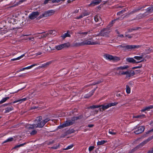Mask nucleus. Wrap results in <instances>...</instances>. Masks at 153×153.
I'll use <instances>...</instances> for the list:
<instances>
[{"label": "nucleus", "instance_id": "1", "mask_svg": "<svg viewBox=\"0 0 153 153\" xmlns=\"http://www.w3.org/2000/svg\"><path fill=\"white\" fill-rule=\"evenodd\" d=\"M97 44L98 43L97 42H91L90 41L86 40L81 43H77L74 42L73 43V46L74 47H78L79 46H83L85 45H93Z\"/></svg>", "mask_w": 153, "mask_h": 153}, {"label": "nucleus", "instance_id": "2", "mask_svg": "<svg viewBox=\"0 0 153 153\" xmlns=\"http://www.w3.org/2000/svg\"><path fill=\"white\" fill-rule=\"evenodd\" d=\"M110 28L107 26L106 28H103L101 30L100 32L97 35L98 36H101L105 37H108L110 31Z\"/></svg>", "mask_w": 153, "mask_h": 153}, {"label": "nucleus", "instance_id": "3", "mask_svg": "<svg viewBox=\"0 0 153 153\" xmlns=\"http://www.w3.org/2000/svg\"><path fill=\"white\" fill-rule=\"evenodd\" d=\"M73 119L71 118V120H69L66 121L65 123L63 124L62 125H60L58 127V128L59 129L62 128L67 126H68L74 124Z\"/></svg>", "mask_w": 153, "mask_h": 153}, {"label": "nucleus", "instance_id": "4", "mask_svg": "<svg viewBox=\"0 0 153 153\" xmlns=\"http://www.w3.org/2000/svg\"><path fill=\"white\" fill-rule=\"evenodd\" d=\"M104 56L106 59H109L110 60L118 61L120 60V57L115 56H114L108 54H105L104 55Z\"/></svg>", "mask_w": 153, "mask_h": 153}, {"label": "nucleus", "instance_id": "5", "mask_svg": "<svg viewBox=\"0 0 153 153\" xmlns=\"http://www.w3.org/2000/svg\"><path fill=\"white\" fill-rule=\"evenodd\" d=\"M12 103H13V102H11L9 103L5 104L2 105L3 106H7V107L4 109L5 110V113H7L13 110L14 108L11 105Z\"/></svg>", "mask_w": 153, "mask_h": 153}, {"label": "nucleus", "instance_id": "6", "mask_svg": "<svg viewBox=\"0 0 153 153\" xmlns=\"http://www.w3.org/2000/svg\"><path fill=\"white\" fill-rule=\"evenodd\" d=\"M118 103L117 102H114L113 103L112 102L108 103L106 105H100L101 107H102L99 108V109L100 111H101V109H102L104 111L105 109H107L110 107L117 105Z\"/></svg>", "mask_w": 153, "mask_h": 153}, {"label": "nucleus", "instance_id": "7", "mask_svg": "<svg viewBox=\"0 0 153 153\" xmlns=\"http://www.w3.org/2000/svg\"><path fill=\"white\" fill-rule=\"evenodd\" d=\"M146 5H144L143 6H140L138 7V8L134 10H132V11L130 12V13H128V14H126V15H125L123 17V18L126 17H127L129 16V15L130 14H132L134 13H135L137 12H138L140 10H142V8H145Z\"/></svg>", "mask_w": 153, "mask_h": 153}, {"label": "nucleus", "instance_id": "8", "mask_svg": "<svg viewBox=\"0 0 153 153\" xmlns=\"http://www.w3.org/2000/svg\"><path fill=\"white\" fill-rule=\"evenodd\" d=\"M70 46L69 42L65 43L56 46L55 48L58 50H60L64 48H68Z\"/></svg>", "mask_w": 153, "mask_h": 153}, {"label": "nucleus", "instance_id": "9", "mask_svg": "<svg viewBox=\"0 0 153 153\" xmlns=\"http://www.w3.org/2000/svg\"><path fill=\"white\" fill-rule=\"evenodd\" d=\"M141 47V45H127L125 46V48L124 49L125 50H131L135 48H140Z\"/></svg>", "mask_w": 153, "mask_h": 153}, {"label": "nucleus", "instance_id": "10", "mask_svg": "<svg viewBox=\"0 0 153 153\" xmlns=\"http://www.w3.org/2000/svg\"><path fill=\"white\" fill-rule=\"evenodd\" d=\"M145 129V126H140L134 132L136 134H138L143 132L144 131Z\"/></svg>", "mask_w": 153, "mask_h": 153}, {"label": "nucleus", "instance_id": "11", "mask_svg": "<svg viewBox=\"0 0 153 153\" xmlns=\"http://www.w3.org/2000/svg\"><path fill=\"white\" fill-rule=\"evenodd\" d=\"M145 144L143 142V141L139 144L136 147L134 148V149H131L129 153H132L134 152L135 151H136L137 149H139L142 147L143 146H144Z\"/></svg>", "mask_w": 153, "mask_h": 153}, {"label": "nucleus", "instance_id": "12", "mask_svg": "<svg viewBox=\"0 0 153 153\" xmlns=\"http://www.w3.org/2000/svg\"><path fill=\"white\" fill-rule=\"evenodd\" d=\"M39 15V13L38 11L33 12L29 16V18L31 19H33L36 18Z\"/></svg>", "mask_w": 153, "mask_h": 153}, {"label": "nucleus", "instance_id": "13", "mask_svg": "<svg viewBox=\"0 0 153 153\" xmlns=\"http://www.w3.org/2000/svg\"><path fill=\"white\" fill-rule=\"evenodd\" d=\"M101 2V0H95L92 1L89 5V6L93 7L99 4Z\"/></svg>", "mask_w": 153, "mask_h": 153}, {"label": "nucleus", "instance_id": "14", "mask_svg": "<svg viewBox=\"0 0 153 153\" xmlns=\"http://www.w3.org/2000/svg\"><path fill=\"white\" fill-rule=\"evenodd\" d=\"M55 11L53 10H49L46 11L45 12V17H47L48 16H50L53 15Z\"/></svg>", "mask_w": 153, "mask_h": 153}, {"label": "nucleus", "instance_id": "15", "mask_svg": "<svg viewBox=\"0 0 153 153\" xmlns=\"http://www.w3.org/2000/svg\"><path fill=\"white\" fill-rule=\"evenodd\" d=\"M146 13L149 14L150 13L153 12V5H151L146 10Z\"/></svg>", "mask_w": 153, "mask_h": 153}, {"label": "nucleus", "instance_id": "16", "mask_svg": "<svg viewBox=\"0 0 153 153\" xmlns=\"http://www.w3.org/2000/svg\"><path fill=\"white\" fill-rule=\"evenodd\" d=\"M45 125L44 124L43 122V121H39L37 122V124H36L35 128H42Z\"/></svg>", "mask_w": 153, "mask_h": 153}, {"label": "nucleus", "instance_id": "17", "mask_svg": "<svg viewBox=\"0 0 153 153\" xmlns=\"http://www.w3.org/2000/svg\"><path fill=\"white\" fill-rule=\"evenodd\" d=\"M148 13H147L145 12L143 13H140L137 16V18L138 19H140L145 17L146 16L148 15Z\"/></svg>", "mask_w": 153, "mask_h": 153}, {"label": "nucleus", "instance_id": "18", "mask_svg": "<svg viewBox=\"0 0 153 153\" xmlns=\"http://www.w3.org/2000/svg\"><path fill=\"white\" fill-rule=\"evenodd\" d=\"M126 60L127 62L133 64L136 63V61L132 58H127Z\"/></svg>", "mask_w": 153, "mask_h": 153}, {"label": "nucleus", "instance_id": "19", "mask_svg": "<svg viewBox=\"0 0 153 153\" xmlns=\"http://www.w3.org/2000/svg\"><path fill=\"white\" fill-rule=\"evenodd\" d=\"M53 61H50L46 62L45 63L42 64L41 66H39L40 68H46L48 67L49 65L51 64Z\"/></svg>", "mask_w": 153, "mask_h": 153}, {"label": "nucleus", "instance_id": "20", "mask_svg": "<svg viewBox=\"0 0 153 153\" xmlns=\"http://www.w3.org/2000/svg\"><path fill=\"white\" fill-rule=\"evenodd\" d=\"M36 124H34L33 125H28L26 126L25 127L28 129H33L35 128Z\"/></svg>", "mask_w": 153, "mask_h": 153}, {"label": "nucleus", "instance_id": "21", "mask_svg": "<svg viewBox=\"0 0 153 153\" xmlns=\"http://www.w3.org/2000/svg\"><path fill=\"white\" fill-rule=\"evenodd\" d=\"M153 108V105H150L149 106L145 107L144 108L142 109L141 111L142 112H144L146 111H149L150 109H152Z\"/></svg>", "mask_w": 153, "mask_h": 153}, {"label": "nucleus", "instance_id": "22", "mask_svg": "<svg viewBox=\"0 0 153 153\" xmlns=\"http://www.w3.org/2000/svg\"><path fill=\"white\" fill-rule=\"evenodd\" d=\"M119 19L120 18L119 17L118 18H117L116 19L112 20L111 22L109 23L108 26L110 28V27L112 26L113 24H114L116 21H118Z\"/></svg>", "mask_w": 153, "mask_h": 153}, {"label": "nucleus", "instance_id": "23", "mask_svg": "<svg viewBox=\"0 0 153 153\" xmlns=\"http://www.w3.org/2000/svg\"><path fill=\"white\" fill-rule=\"evenodd\" d=\"M37 65L36 64H33L29 66H28V67H27L26 68H22L20 69V70L19 71V72H20V71H24L25 69H28L31 68L33 67V66H34L35 65Z\"/></svg>", "mask_w": 153, "mask_h": 153}, {"label": "nucleus", "instance_id": "24", "mask_svg": "<svg viewBox=\"0 0 153 153\" xmlns=\"http://www.w3.org/2000/svg\"><path fill=\"white\" fill-rule=\"evenodd\" d=\"M30 98L28 97H27L26 98H23L22 99H20L19 100L15 101H13V103H16L17 102H20V103H21L22 101H24L28 99H29Z\"/></svg>", "mask_w": 153, "mask_h": 153}, {"label": "nucleus", "instance_id": "25", "mask_svg": "<svg viewBox=\"0 0 153 153\" xmlns=\"http://www.w3.org/2000/svg\"><path fill=\"white\" fill-rule=\"evenodd\" d=\"M83 116L82 115H80L77 117H74L72 118L74 123H75V120H77L79 119H80L83 117Z\"/></svg>", "mask_w": 153, "mask_h": 153}, {"label": "nucleus", "instance_id": "26", "mask_svg": "<svg viewBox=\"0 0 153 153\" xmlns=\"http://www.w3.org/2000/svg\"><path fill=\"white\" fill-rule=\"evenodd\" d=\"M129 67V66L127 65H126V66H120L119 67H118L117 68V70H123L124 69H127Z\"/></svg>", "mask_w": 153, "mask_h": 153}, {"label": "nucleus", "instance_id": "27", "mask_svg": "<svg viewBox=\"0 0 153 153\" xmlns=\"http://www.w3.org/2000/svg\"><path fill=\"white\" fill-rule=\"evenodd\" d=\"M68 32L69 31H67V33H66L61 36V37L63 39H65L67 37H71V35L68 33Z\"/></svg>", "mask_w": 153, "mask_h": 153}, {"label": "nucleus", "instance_id": "28", "mask_svg": "<svg viewBox=\"0 0 153 153\" xmlns=\"http://www.w3.org/2000/svg\"><path fill=\"white\" fill-rule=\"evenodd\" d=\"M153 139V135L150 137H149L147 139L144 140L143 142L144 144H146L148 142Z\"/></svg>", "mask_w": 153, "mask_h": 153}, {"label": "nucleus", "instance_id": "29", "mask_svg": "<svg viewBox=\"0 0 153 153\" xmlns=\"http://www.w3.org/2000/svg\"><path fill=\"white\" fill-rule=\"evenodd\" d=\"M10 98L9 97H7L3 99L1 101H0V104H1L5 102H6L7 100Z\"/></svg>", "mask_w": 153, "mask_h": 153}, {"label": "nucleus", "instance_id": "30", "mask_svg": "<svg viewBox=\"0 0 153 153\" xmlns=\"http://www.w3.org/2000/svg\"><path fill=\"white\" fill-rule=\"evenodd\" d=\"M75 132V130L73 129H69V130L67 131H66V133L67 134H69L72 133H74Z\"/></svg>", "mask_w": 153, "mask_h": 153}, {"label": "nucleus", "instance_id": "31", "mask_svg": "<svg viewBox=\"0 0 153 153\" xmlns=\"http://www.w3.org/2000/svg\"><path fill=\"white\" fill-rule=\"evenodd\" d=\"M146 117L145 115L142 114V115H138L136 116H134L133 118H143Z\"/></svg>", "mask_w": 153, "mask_h": 153}, {"label": "nucleus", "instance_id": "32", "mask_svg": "<svg viewBox=\"0 0 153 153\" xmlns=\"http://www.w3.org/2000/svg\"><path fill=\"white\" fill-rule=\"evenodd\" d=\"M115 131L113 129H109V134L114 135H115L117 134V132H115Z\"/></svg>", "mask_w": 153, "mask_h": 153}, {"label": "nucleus", "instance_id": "33", "mask_svg": "<svg viewBox=\"0 0 153 153\" xmlns=\"http://www.w3.org/2000/svg\"><path fill=\"white\" fill-rule=\"evenodd\" d=\"M107 142V141L106 140H101L100 141H99L97 143V145H103L105 143H106Z\"/></svg>", "mask_w": 153, "mask_h": 153}, {"label": "nucleus", "instance_id": "34", "mask_svg": "<svg viewBox=\"0 0 153 153\" xmlns=\"http://www.w3.org/2000/svg\"><path fill=\"white\" fill-rule=\"evenodd\" d=\"M5 26V25L4 22H2L0 23V30L3 29Z\"/></svg>", "mask_w": 153, "mask_h": 153}, {"label": "nucleus", "instance_id": "35", "mask_svg": "<svg viewBox=\"0 0 153 153\" xmlns=\"http://www.w3.org/2000/svg\"><path fill=\"white\" fill-rule=\"evenodd\" d=\"M26 144V143H22V144H20L19 145H16V146H14L13 148V149H16V148H17L20 147L21 146H23L25 145Z\"/></svg>", "mask_w": 153, "mask_h": 153}, {"label": "nucleus", "instance_id": "36", "mask_svg": "<svg viewBox=\"0 0 153 153\" xmlns=\"http://www.w3.org/2000/svg\"><path fill=\"white\" fill-rule=\"evenodd\" d=\"M153 132V128L152 129L150 130H149L147 132H146V134L143 135V137H147V136H148V135L149 134L150 132Z\"/></svg>", "mask_w": 153, "mask_h": 153}, {"label": "nucleus", "instance_id": "37", "mask_svg": "<svg viewBox=\"0 0 153 153\" xmlns=\"http://www.w3.org/2000/svg\"><path fill=\"white\" fill-rule=\"evenodd\" d=\"M25 56V54H24L22 55H21V56H19V57H18L16 58H14V59H11V61H15L16 60H18V59H20L21 58H22V57L24 56Z\"/></svg>", "mask_w": 153, "mask_h": 153}, {"label": "nucleus", "instance_id": "38", "mask_svg": "<svg viewBox=\"0 0 153 153\" xmlns=\"http://www.w3.org/2000/svg\"><path fill=\"white\" fill-rule=\"evenodd\" d=\"M13 137H10L7 139L6 140H5L2 143H6L9 142H11L13 141Z\"/></svg>", "mask_w": 153, "mask_h": 153}, {"label": "nucleus", "instance_id": "39", "mask_svg": "<svg viewBox=\"0 0 153 153\" xmlns=\"http://www.w3.org/2000/svg\"><path fill=\"white\" fill-rule=\"evenodd\" d=\"M130 88L128 85L126 86V92L127 94H129L130 93Z\"/></svg>", "mask_w": 153, "mask_h": 153}, {"label": "nucleus", "instance_id": "40", "mask_svg": "<svg viewBox=\"0 0 153 153\" xmlns=\"http://www.w3.org/2000/svg\"><path fill=\"white\" fill-rule=\"evenodd\" d=\"M37 133V131L36 130H33L30 133V134L31 136H33L36 134Z\"/></svg>", "mask_w": 153, "mask_h": 153}, {"label": "nucleus", "instance_id": "41", "mask_svg": "<svg viewBox=\"0 0 153 153\" xmlns=\"http://www.w3.org/2000/svg\"><path fill=\"white\" fill-rule=\"evenodd\" d=\"M101 107L100 105H93L90 106V108L91 109H94L96 108H98Z\"/></svg>", "mask_w": 153, "mask_h": 153}, {"label": "nucleus", "instance_id": "42", "mask_svg": "<svg viewBox=\"0 0 153 153\" xmlns=\"http://www.w3.org/2000/svg\"><path fill=\"white\" fill-rule=\"evenodd\" d=\"M94 19L96 22H97L99 21V20L101 19L100 17L97 15L94 16Z\"/></svg>", "mask_w": 153, "mask_h": 153}, {"label": "nucleus", "instance_id": "43", "mask_svg": "<svg viewBox=\"0 0 153 153\" xmlns=\"http://www.w3.org/2000/svg\"><path fill=\"white\" fill-rule=\"evenodd\" d=\"M126 11V10L125 9H124V10H122L121 11H120L118 12L117 13V15H120L121 14L123 13L125 11Z\"/></svg>", "mask_w": 153, "mask_h": 153}, {"label": "nucleus", "instance_id": "44", "mask_svg": "<svg viewBox=\"0 0 153 153\" xmlns=\"http://www.w3.org/2000/svg\"><path fill=\"white\" fill-rule=\"evenodd\" d=\"M50 120V119L49 118H47L45 119L44 120H42L44 124L45 125V124L48 121Z\"/></svg>", "mask_w": 153, "mask_h": 153}, {"label": "nucleus", "instance_id": "45", "mask_svg": "<svg viewBox=\"0 0 153 153\" xmlns=\"http://www.w3.org/2000/svg\"><path fill=\"white\" fill-rule=\"evenodd\" d=\"M134 58L137 60H139L143 58L142 56H135Z\"/></svg>", "mask_w": 153, "mask_h": 153}, {"label": "nucleus", "instance_id": "46", "mask_svg": "<svg viewBox=\"0 0 153 153\" xmlns=\"http://www.w3.org/2000/svg\"><path fill=\"white\" fill-rule=\"evenodd\" d=\"M83 16H84L89 15L90 14V13L87 12V11H85L82 13Z\"/></svg>", "mask_w": 153, "mask_h": 153}, {"label": "nucleus", "instance_id": "47", "mask_svg": "<svg viewBox=\"0 0 153 153\" xmlns=\"http://www.w3.org/2000/svg\"><path fill=\"white\" fill-rule=\"evenodd\" d=\"M45 16H46V15L45 14V13H44V14H43L42 15L40 16L39 17H38L37 18V19L38 20H39L42 17H45Z\"/></svg>", "mask_w": 153, "mask_h": 153}, {"label": "nucleus", "instance_id": "48", "mask_svg": "<svg viewBox=\"0 0 153 153\" xmlns=\"http://www.w3.org/2000/svg\"><path fill=\"white\" fill-rule=\"evenodd\" d=\"M56 33V32L55 30H51V31H49L48 33H49V34H52L53 35H55Z\"/></svg>", "mask_w": 153, "mask_h": 153}, {"label": "nucleus", "instance_id": "49", "mask_svg": "<svg viewBox=\"0 0 153 153\" xmlns=\"http://www.w3.org/2000/svg\"><path fill=\"white\" fill-rule=\"evenodd\" d=\"M49 35L48 33H45L44 34H42L41 35L42 36V38H45L47 36H48Z\"/></svg>", "mask_w": 153, "mask_h": 153}, {"label": "nucleus", "instance_id": "50", "mask_svg": "<svg viewBox=\"0 0 153 153\" xmlns=\"http://www.w3.org/2000/svg\"><path fill=\"white\" fill-rule=\"evenodd\" d=\"M129 71L130 72V73H131V75L132 76H134L136 74L135 71H134L132 70H131Z\"/></svg>", "mask_w": 153, "mask_h": 153}, {"label": "nucleus", "instance_id": "51", "mask_svg": "<svg viewBox=\"0 0 153 153\" xmlns=\"http://www.w3.org/2000/svg\"><path fill=\"white\" fill-rule=\"evenodd\" d=\"M131 76H132L131 75V73H130V72L129 71H128V73H127L126 76V78H128V77H130Z\"/></svg>", "mask_w": 153, "mask_h": 153}, {"label": "nucleus", "instance_id": "52", "mask_svg": "<svg viewBox=\"0 0 153 153\" xmlns=\"http://www.w3.org/2000/svg\"><path fill=\"white\" fill-rule=\"evenodd\" d=\"M88 33V32H82L81 31H80L78 33L79 34H83V35H87Z\"/></svg>", "mask_w": 153, "mask_h": 153}, {"label": "nucleus", "instance_id": "53", "mask_svg": "<svg viewBox=\"0 0 153 153\" xmlns=\"http://www.w3.org/2000/svg\"><path fill=\"white\" fill-rule=\"evenodd\" d=\"M74 145L73 144H72L70 146H69L67 147L65 149H64V150H68V149H71V148Z\"/></svg>", "mask_w": 153, "mask_h": 153}, {"label": "nucleus", "instance_id": "54", "mask_svg": "<svg viewBox=\"0 0 153 153\" xmlns=\"http://www.w3.org/2000/svg\"><path fill=\"white\" fill-rule=\"evenodd\" d=\"M37 122L40 121L42 120V117L41 116H39L37 118Z\"/></svg>", "mask_w": 153, "mask_h": 153}, {"label": "nucleus", "instance_id": "55", "mask_svg": "<svg viewBox=\"0 0 153 153\" xmlns=\"http://www.w3.org/2000/svg\"><path fill=\"white\" fill-rule=\"evenodd\" d=\"M94 147L93 146H90L88 149L89 151L91 152L94 149Z\"/></svg>", "mask_w": 153, "mask_h": 153}, {"label": "nucleus", "instance_id": "56", "mask_svg": "<svg viewBox=\"0 0 153 153\" xmlns=\"http://www.w3.org/2000/svg\"><path fill=\"white\" fill-rule=\"evenodd\" d=\"M59 146V144L58 146H52L51 147V149H56Z\"/></svg>", "mask_w": 153, "mask_h": 153}, {"label": "nucleus", "instance_id": "57", "mask_svg": "<svg viewBox=\"0 0 153 153\" xmlns=\"http://www.w3.org/2000/svg\"><path fill=\"white\" fill-rule=\"evenodd\" d=\"M68 134H67V133H66V131L65 132L64 134H62L61 136V137H63L64 138Z\"/></svg>", "mask_w": 153, "mask_h": 153}, {"label": "nucleus", "instance_id": "58", "mask_svg": "<svg viewBox=\"0 0 153 153\" xmlns=\"http://www.w3.org/2000/svg\"><path fill=\"white\" fill-rule=\"evenodd\" d=\"M103 81V79H102L101 80H100L96 82L97 84H99Z\"/></svg>", "mask_w": 153, "mask_h": 153}, {"label": "nucleus", "instance_id": "59", "mask_svg": "<svg viewBox=\"0 0 153 153\" xmlns=\"http://www.w3.org/2000/svg\"><path fill=\"white\" fill-rule=\"evenodd\" d=\"M54 142L55 141L54 140L49 141L48 143V145H50V144H53L54 143Z\"/></svg>", "mask_w": 153, "mask_h": 153}, {"label": "nucleus", "instance_id": "60", "mask_svg": "<svg viewBox=\"0 0 153 153\" xmlns=\"http://www.w3.org/2000/svg\"><path fill=\"white\" fill-rule=\"evenodd\" d=\"M92 95H91V93L90 94V95L89 94H87L85 95V96L84 97L85 98H88L91 97Z\"/></svg>", "mask_w": 153, "mask_h": 153}, {"label": "nucleus", "instance_id": "61", "mask_svg": "<svg viewBox=\"0 0 153 153\" xmlns=\"http://www.w3.org/2000/svg\"><path fill=\"white\" fill-rule=\"evenodd\" d=\"M128 71H122V75H126V74L128 73Z\"/></svg>", "mask_w": 153, "mask_h": 153}, {"label": "nucleus", "instance_id": "62", "mask_svg": "<svg viewBox=\"0 0 153 153\" xmlns=\"http://www.w3.org/2000/svg\"><path fill=\"white\" fill-rule=\"evenodd\" d=\"M84 16H83V14H81L80 16H79L77 18V19H80L82 18Z\"/></svg>", "mask_w": 153, "mask_h": 153}, {"label": "nucleus", "instance_id": "63", "mask_svg": "<svg viewBox=\"0 0 153 153\" xmlns=\"http://www.w3.org/2000/svg\"><path fill=\"white\" fill-rule=\"evenodd\" d=\"M116 96L117 97H121L122 95L120 93H119V92H117L116 94Z\"/></svg>", "mask_w": 153, "mask_h": 153}, {"label": "nucleus", "instance_id": "64", "mask_svg": "<svg viewBox=\"0 0 153 153\" xmlns=\"http://www.w3.org/2000/svg\"><path fill=\"white\" fill-rule=\"evenodd\" d=\"M135 72L136 73V74H137V73H140L141 72V71L140 70H137L135 71Z\"/></svg>", "mask_w": 153, "mask_h": 153}]
</instances>
